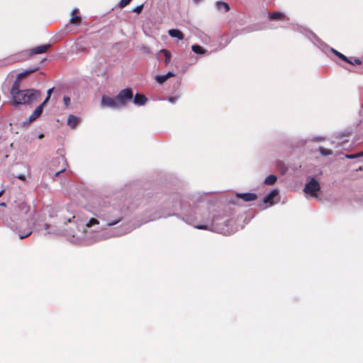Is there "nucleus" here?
Masks as SVG:
<instances>
[{
  "mask_svg": "<svg viewBox=\"0 0 363 363\" xmlns=\"http://www.w3.org/2000/svg\"><path fill=\"white\" fill-rule=\"evenodd\" d=\"M11 94L14 104H30L40 97L41 92L33 89L20 90V83L15 81L11 89Z\"/></svg>",
  "mask_w": 363,
  "mask_h": 363,
  "instance_id": "nucleus-1",
  "label": "nucleus"
},
{
  "mask_svg": "<svg viewBox=\"0 0 363 363\" xmlns=\"http://www.w3.org/2000/svg\"><path fill=\"white\" fill-rule=\"evenodd\" d=\"M133 97V93L130 88L122 89L116 96L119 107L125 106Z\"/></svg>",
  "mask_w": 363,
  "mask_h": 363,
  "instance_id": "nucleus-2",
  "label": "nucleus"
},
{
  "mask_svg": "<svg viewBox=\"0 0 363 363\" xmlns=\"http://www.w3.org/2000/svg\"><path fill=\"white\" fill-rule=\"evenodd\" d=\"M320 189L319 182L314 178H311V180L306 184L304 187V192L307 194H310L313 198H317V192Z\"/></svg>",
  "mask_w": 363,
  "mask_h": 363,
  "instance_id": "nucleus-3",
  "label": "nucleus"
},
{
  "mask_svg": "<svg viewBox=\"0 0 363 363\" xmlns=\"http://www.w3.org/2000/svg\"><path fill=\"white\" fill-rule=\"evenodd\" d=\"M51 48V45L50 44H45V45H39V46H37L35 48H33L32 49H29V50H25L23 52V55L28 57H30L34 55H38V54H42V53H45L46 52L48 51V50Z\"/></svg>",
  "mask_w": 363,
  "mask_h": 363,
  "instance_id": "nucleus-4",
  "label": "nucleus"
},
{
  "mask_svg": "<svg viewBox=\"0 0 363 363\" xmlns=\"http://www.w3.org/2000/svg\"><path fill=\"white\" fill-rule=\"evenodd\" d=\"M101 105L103 107H108V108H119V106L118 104L116 98H111L110 96H102L101 100Z\"/></svg>",
  "mask_w": 363,
  "mask_h": 363,
  "instance_id": "nucleus-5",
  "label": "nucleus"
},
{
  "mask_svg": "<svg viewBox=\"0 0 363 363\" xmlns=\"http://www.w3.org/2000/svg\"><path fill=\"white\" fill-rule=\"evenodd\" d=\"M235 196L245 202L253 201L257 199V195L254 193H237Z\"/></svg>",
  "mask_w": 363,
  "mask_h": 363,
  "instance_id": "nucleus-6",
  "label": "nucleus"
},
{
  "mask_svg": "<svg viewBox=\"0 0 363 363\" xmlns=\"http://www.w3.org/2000/svg\"><path fill=\"white\" fill-rule=\"evenodd\" d=\"M268 18L270 21H285L286 17L285 14L281 11L269 13Z\"/></svg>",
  "mask_w": 363,
  "mask_h": 363,
  "instance_id": "nucleus-7",
  "label": "nucleus"
},
{
  "mask_svg": "<svg viewBox=\"0 0 363 363\" xmlns=\"http://www.w3.org/2000/svg\"><path fill=\"white\" fill-rule=\"evenodd\" d=\"M45 104L42 103L38 106L29 117L30 122L35 121L43 113V106Z\"/></svg>",
  "mask_w": 363,
  "mask_h": 363,
  "instance_id": "nucleus-8",
  "label": "nucleus"
},
{
  "mask_svg": "<svg viewBox=\"0 0 363 363\" xmlns=\"http://www.w3.org/2000/svg\"><path fill=\"white\" fill-rule=\"evenodd\" d=\"M279 194L278 190L274 189L269 194H268L263 199V202L266 204L272 205L274 203L273 199Z\"/></svg>",
  "mask_w": 363,
  "mask_h": 363,
  "instance_id": "nucleus-9",
  "label": "nucleus"
},
{
  "mask_svg": "<svg viewBox=\"0 0 363 363\" xmlns=\"http://www.w3.org/2000/svg\"><path fill=\"white\" fill-rule=\"evenodd\" d=\"M147 101V97L140 94H136L134 96L133 102L137 106H143Z\"/></svg>",
  "mask_w": 363,
  "mask_h": 363,
  "instance_id": "nucleus-10",
  "label": "nucleus"
},
{
  "mask_svg": "<svg viewBox=\"0 0 363 363\" xmlns=\"http://www.w3.org/2000/svg\"><path fill=\"white\" fill-rule=\"evenodd\" d=\"M33 232V228L29 227L26 228V229H20L18 230V236L20 239H24L28 236H30L32 234Z\"/></svg>",
  "mask_w": 363,
  "mask_h": 363,
  "instance_id": "nucleus-11",
  "label": "nucleus"
},
{
  "mask_svg": "<svg viewBox=\"0 0 363 363\" xmlns=\"http://www.w3.org/2000/svg\"><path fill=\"white\" fill-rule=\"evenodd\" d=\"M79 123V119L74 115H69L67 119V125L74 128Z\"/></svg>",
  "mask_w": 363,
  "mask_h": 363,
  "instance_id": "nucleus-12",
  "label": "nucleus"
},
{
  "mask_svg": "<svg viewBox=\"0 0 363 363\" xmlns=\"http://www.w3.org/2000/svg\"><path fill=\"white\" fill-rule=\"evenodd\" d=\"M169 35L172 38H177L179 40H183L184 35L183 33L179 29H171L168 31Z\"/></svg>",
  "mask_w": 363,
  "mask_h": 363,
  "instance_id": "nucleus-13",
  "label": "nucleus"
},
{
  "mask_svg": "<svg viewBox=\"0 0 363 363\" xmlns=\"http://www.w3.org/2000/svg\"><path fill=\"white\" fill-rule=\"evenodd\" d=\"M76 12H78V9H74V10L72 11V15H73V16H72V17L70 18L69 22H70V23H72V24H74V25H79V24L81 23L82 18H81V17H80L79 16H76V15H74V13H75Z\"/></svg>",
  "mask_w": 363,
  "mask_h": 363,
  "instance_id": "nucleus-14",
  "label": "nucleus"
},
{
  "mask_svg": "<svg viewBox=\"0 0 363 363\" xmlns=\"http://www.w3.org/2000/svg\"><path fill=\"white\" fill-rule=\"evenodd\" d=\"M216 8L218 10H223L225 12H228L230 10L229 5L223 1H217L216 2Z\"/></svg>",
  "mask_w": 363,
  "mask_h": 363,
  "instance_id": "nucleus-15",
  "label": "nucleus"
},
{
  "mask_svg": "<svg viewBox=\"0 0 363 363\" xmlns=\"http://www.w3.org/2000/svg\"><path fill=\"white\" fill-rule=\"evenodd\" d=\"M277 178L276 176L270 174L266 177L264 183L267 185H273L277 182Z\"/></svg>",
  "mask_w": 363,
  "mask_h": 363,
  "instance_id": "nucleus-16",
  "label": "nucleus"
},
{
  "mask_svg": "<svg viewBox=\"0 0 363 363\" xmlns=\"http://www.w3.org/2000/svg\"><path fill=\"white\" fill-rule=\"evenodd\" d=\"M192 50L197 54H201L203 55L206 53V50L203 48L201 46L199 45H194L191 47Z\"/></svg>",
  "mask_w": 363,
  "mask_h": 363,
  "instance_id": "nucleus-17",
  "label": "nucleus"
},
{
  "mask_svg": "<svg viewBox=\"0 0 363 363\" xmlns=\"http://www.w3.org/2000/svg\"><path fill=\"white\" fill-rule=\"evenodd\" d=\"M160 52L164 55V57H165L164 64H165V65H167L170 62V60H171L170 52L165 49L161 50Z\"/></svg>",
  "mask_w": 363,
  "mask_h": 363,
  "instance_id": "nucleus-18",
  "label": "nucleus"
},
{
  "mask_svg": "<svg viewBox=\"0 0 363 363\" xmlns=\"http://www.w3.org/2000/svg\"><path fill=\"white\" fill-rule=\"evenodd\" d=\"M319 152L322 155L327 156L333 154V151L330 149H326L323 147L319 148Z\"/></svg>",
  "mask_w": 363,
  "mask_h": 363,
  "instance_id": "nucleus-19",
  "label": "nucleus"
},
{
  "mask_svg": "<svg viewBox=\"0 0 363 363\" xmlns=\"http://www.w3.org/2000/svg\"><path fill=\"white\" fill-rule=\"evenodd\" d=\"M155 79L159 84H162L164 83L168 79L166 77V75L164 74V75L157 76Z\"/></svg>",
  "mask_w": 363,
  "mask_h": 363,
  "instance_id": "nucleus-20",
  "label": "nucleus"
},
{
  "mask_svg": "<svg viewBox=\"0 0 363 363\" xmlns=\"http://www.w3.org/2000/svg\"><path fill=\"white\" fill-rule=\"evenodd\" d=\"M99 223V222L97 219L92 218L88 221V223L86 224V226L87 228H90L92 225H98Z\"/></svg>",
  "mask_w": 363,
  "mask_h": 363,
  "instance_id": "nucleus-21",
  "label": "nucleus"
},
{
  "mask_svg": "<svg viewBox=\"0 0 363 363\" xmlns=\"http://www.w3.org/2000/svg\"><path fill=\"white\" fill-rule=\"evenodd\" d=\"M335 55L341 60H342L343 61L345 62H349V59L345 56L343 54L337 52V51H335Z\"/></svg>",
  "mask_w": 363,
  "mask_h": 363,
  "instance_id": "nucleus-22",
  "label": "nucleus"
},
{
  "mask_svg": "<svg viewBox=\"0 0 363 363\" xmlns=\"http://www.w3.org/2000/svg\"><path fill=\"white\" fill-rule=\"evenodd\" d=\"M131 1L132 0H121V1L118 4V6L121 9L124 8L125 6L128 5Z\"/></svg>",
  "mask_w": 363,
  "mask_h": 363,
  "instance_id": "nucleus-23",
  "label": "nucleus"
},
{
  "mask_svg": "<svg viewBox=\"0 0 363 363\" xmlns=\"http://www.w3.org/2000/svg\"><path fill=\"white\" fill-rule=\"evenodd\" d=\"M27 77V73L24 71L23 72H21L17 75L16 81H18L20 83V80Z\"/></svg>",
  "mask_w": 363,
  "mask_h": 363,
  "instance_id": "nucleus-24",
  "label": "nucleus"
},
{
  "mask_svg": "<svg viewBox=\"0 0 363 363\" xmlns=\"http://www.w3.org/2000/svg\"><path fill=\"white\" fill-rule=\"evenodd\" d=\"M52 90H53V88H51V89L48 90V91H47V97L45 99V101L43 102V104H46L47 102L49 101V99L50 98V96H51V94L52 92Z\"/></svg>",
  "mask_w": 363,
  "mask_h": 363,
  "instance_id": "nucleus-25",
  "label": "nucleus"
},
{
  "mask_svg": "<svg viewBox=\"0 0 363 363\" xmlns=\"http://www.w3.org/2000/svg\"><path fill=\"white\" fill-rule=\"evenodd\" d=\"M143 9V4L136 6L133 9V11L137 13H140Z\"/></svg>",
  "mask_w": 363,
  "mask_h": 363,
  "instance_id": "nucleus-26",
  "label": "nucleus"
},
{
  "mask_svg": "<svg viewBox=\"0 0 363 363\" xmlns=\"http://www.w3.org/2000/svg\"><path fill=\"white\" fill-rule=\"evenodd\" d=\"M121 220V218H118V219H116L115 220H112V221H108L107 223V226H112V225H114L116 224H117L118 223H119L120 221Z\"/></svg>",
  "mask_w": 363,
  "mask_h": 363,
  "instance_id": "nucleus-27",
  "label": "nucleus"
},
{
  "mask_svg": "<svg viewBox=\"0 0 363 363\" xmlns=\"http://www.w3.org/2000/svg\"><path fill=\"white\" fill-rule=\"evenodd\" d=\"M348 63L351 64V65H360L361 64V61L357 59V58H355L354 60L351 61L349 60V62H347Z\"/></svg>",
  "mask_w": 363,
  "mask_h": 363,
  "instance_id": "nucleus-28",
  "label": "nucleus"
},
{
  "mask_svg": "<svg viewBox=\"0 0 363 363\" xmlns=\"http://www.w3.org/2000/svg\"><path fill=\"white\" fill-rule=\"evenodd\" d=\"M38 68L36 67V68H34V69H27L26 70L25 72L27 73V75H30V74H33L34 72H35L36 71H38Z\"/></svg>",
  "mask_w": 363,
  "mask_h": 363,
  "instance_id": "nucleus-29",
  "label": "nucleus"
},
{
  "mask_svg": "<svg viewBox=\"0 0 363 363\" xmlns=\"http://www.w3.org/2000/svg\"><path fill=\"white\" fill-rule=\"evenodd\" d=\"M195 228L200 230H207L208 228V225H197L195 226Z\"/></svg>",
  "mask_w": 363,
  "mask_h": 363,
  "instance_id": "nucleus-30",
  "label": "nucleus"
},
{
  "mask_svg": "<svg viewBox=\"0 0 363 363\" xmlns=\"http://www.w3.org/2000/svg\"><path fill=\"white\" fill-rule=\"evenodd\" d=\"M348 159H354V158H357V157H359V153H357V154H354V155H346L345 156Z\"/></svg>",
  "mask_w": 363,
  "mask_h": 363,
  "instance_id": "nucleus-31",
  "label": "nucleus"
},
{
  "mask_svg": "<svg viewBox=\"0 0 363 363\" xmlns=\"http://www.w3.org/2000/svg\"><path fill=\"white\" fill-rule=\"evenodd\" d=\"M63 101H64L65 104L67 106H69V104L70 103V98L65 96L63 98Z\"/></svg>",
  "mask_w": 363,
  "mask_h": 363,
  "instance_id": "nucleus-32",
  "label": "nucleus"
},
{
  "mask_svg": "<svg viewBox=\"0 0 363 363\" xmlns=\"http://www.w3.org/2000/svg\"><path fill=\"white\" fill-rule=\"evenodd\" d=\"M166 77H167V79L172 77H174V74L172 72H169L168 73H167L166 74Z\"/></svg>",
  "mask_w": 363,
  "mask_h": 363,
  "instance_id": "nucleus-33",
  "label": "nucleus"
},
{
  "mask_svg": "<svg viewBox=\"0 0 363 363\" xmlns=\"http://www.w3.org/2000/svg\"><path fill=\"white\" fill-rule=\"evenodd\" d=\"M65 170V168H63L59 171H57L56 173H55V177H57L60 175V173L63 172Z\"/></svg>",
  "mask_w": 363,
  "mask_h": 363,
  "instance_id": "nucleus-34",
  "label": "nucleus"
},
{
  "mask_svg": "<svg viewBox=\"0 0 363 363\" xmlns=\"http://www.w3.org/2000/svg\"><path fill=\"white\" fill-rule=\"evenodd\" d=\"M169 101H171V102L174 103V102H175V99H174V98H170V99H169Z\"/></svg>",
  "mask_w": 363,
  "mask_h": 363,
  "instance_id": "nucleus-35",
  "label": "nucleus"
},
{
  "mask_svg": "<svg viewBox=\"0 0 363 363\" xmlns=\"http://www.w3.org/2000/svg\"><path fill=\"white\" fill-rule=\"evenodd\" d=\"M359 156L363 157V150L362 152H359Z\"/></svg>",
  "mask_w": 363,
  "mask_h": 363,
  "instance_id": "nucleus-36",
  "label": "nucleus"
},
{
  "mask_svg": "<svg viewBox=\"0 0 363 363\" xmlns=\"http://www.w3.org/2000/svg\"><path fill=\"white\" fill-rule=\"evenodd\" d=\"M194 1L195 3H197V4H198V3L201 2V0H194Z\"/></svg>",
  "mask_w": 363,
  "mask_h": 363,
  "instance_id": "nucleus-37",
  "label": "nucleus"
},
{
  "mask_svg": "<svg viewBox=\"0 0 363 363\" xmlns=\"http://www.w3.org/2000/svg\"><path fill=\"white\" fill-rule=\"evenodd\" d=\"M0 206H6V203H0Z\"/></svg>",
  "mask_w": 363,
  "mask_h": 363,
  "instance_id": "nucleus-38",
  "label": "nucleus"
},
{
  "mask_svg": "<svg viewBox=\"0 0 363 363\" xmlns=\"http://www.w3.org/2000/svg\"><path fill=\"white\" fill-rule=\"evenodd\" d=\"M3 194H4V191H0V197L2 196Z\"/></svg>",
  "mask_w": 363,
  "mask_h": 363,
  "instance_id": "nucleus-39",
  "label": "nucleus"
},
{
  "mask_svg": "<svg viewBox=\"0 0 363 363\" xmlns=\"http://www.w3.org/2000/svg\"><path fill=\"white\" fill-rule=\"evenodd\" d=\"M43 137V134H40V135H39V138H42Z\"/></svg>",
  "mask_w": 363,
  "mask_h": 363,
  "instance_id": "nucleus-40",
  "label": "nucleus"
},
{
  "mask_svg": "<svg viewBox=\"0 0 363 363\" xmlns=\"http://www.w3.org/2000/svg\"><path fill=\"white\" fill-rule=\"evenodd\" d=\"M19 178H20L21 179H24V177H23V176H22V177H19Z\"/></svg>",
  "mask_w": 363,
  "mask_h": 363,
  "instance_id": "nucleus-41",
  "label": "nucleus"
}]
</instances>
